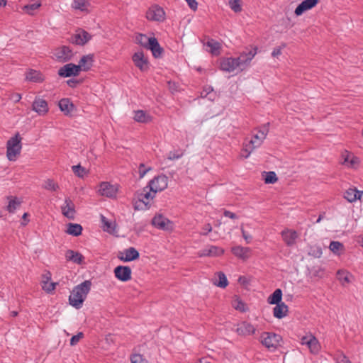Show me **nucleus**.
<instances>
[{
	"label": "nucleus",
	"instance_id": "1",
	"mask_svg": "<svg viewBox=\"0 0 363 363\" xmlns=\"http://www.w3.org/2000/svg\"><path fill=\"white\" fill-rule=\"evenodd\" d=\"M91 286V281L90 280H86L76 286L69 296V303L76 309L81 308L90 291Z\"/></svg>",
	"mask_w": 363,
	"mask_h": 363
},
{
	"label": "nucleus",
	"instance_id": "2",
	"mask_svg": "<svg viewBox=\"0 0 363 363\" xmlns=\"http://www.w3.org/2000/svg\"><path fill=\"white\" fill-rule=\"evenodd\" d=\"M155 196V194L150 191V188L146 186L141 191H137L133 198V205L135 211L147 210L151 206L150 203Z\"/></svg>",
	"mask_w": 363,
	"mask_h": 363
},
{
	"label": "nucleus",
	"instance_id": "3",
	"mask_svg": "<svg viewBox=\"0 0 363 363\" xmlns=\"http://www.w3.org/2000/svg\"><path fill=\"white\" fill-rule=\"evenodd\" d=\"M136 43L146 49L151 50L155 58L162 57L164 49L160 46L155 37L149 38L145 34L139 33L135 38Z\"/></svg>",
	"mask_w": 363,
	"mask_h": 363
},
{
	"label": "nucleus",
	"instance_id": "4",
	"mask_svg": "<svg viewBox=\"0 0 363 363\" xmlns=\"http://www.w3.org/2000/svg\"><path fill=\"white\" fill-rule=\"evenodd\" d=\"M21 138L19 133L11 137L6 143V157L9 161H15L21 150Z\"/></svg>",
	"mask_w": 363,
	"mask_h": 363
},
{
	"label": "nucleus",
	"instance_id": "5",
	"mask_svg": "<svg viewBox=\"0 0 363 363\" xmlns=\"http://www.w3.org/2000/svg\"><path fill=\"white\" fill-rule=\"evenodd\" d=\"M261 342L270 350H275L282 340L281 335L274 333L264 332L261 335Z\"/></svg>",
	"mask_w": 363,
	"mask_h": 363
},
{
	"label": "nucleus",
	"instance_id": "6",
	"mask_svg": "<svg viewBox=\"0 0 363 363\" xmlns=\"http://www.w3.org/2000/svg\"><path fill=\"white\" fill-rule=\"evenodd\" d=\"M168 177L164 174L155 177L151 179L147 185L150 188V191L156 194L162 191L167 187Z\"/></svg>",
	"mask_w": 363,
	"mask_h": 363
},
{
	"label": "nucleus",
	"instance_id": "7",
	"mask_svg": "<svg viewBox=\"0 0 363 363\" xmlns=\"http://www.w3.org/2000/svg\"><path fill=\"white\" fill-rule=\"evenodd\" d=\"M151 223L153 226L160 230L167 231L173 230V223L162 214L155 215L152 218Z\"/></svg>",
	"mask_w": 363,
	"mask_h": 363
},
{
	"label": "nucleus",
	"instance_id": "8",
	"mask_svg": "<svg viewBox=\"0 0 363 363\" xmlns=\"http://www.w3.org/2000/svg\"><path fill=\"white\" fill-rule=\"evenodd\" d=\"M91 39V35L84 29H79L75 34L71 35L69 43L83 46Z\"/></svg>",
	"mask_w": 363,
	"mask_h": 363
},
{
	"label": "nucleus",
	"instance_id": "9",
	"mask_svg": "<svg viewBox=\"0 0 363 363\" xmlns=\"http://www.w3.org/2000/svg\"><path fill=\"white\" fill-rule=\"evenodd\" d=\"M132 60L134 65L141 72H147L150 69V63L147 57H145L143 51L135 52L132 56Z\"/></svg>",
	"mask_w": 363,
	"mask_h": 363
},
{
	"label": "nucleus",
	"instance_id": "10",
	"mask_svg": "<svg viewBox=\"0 0 363 363\" xmlns=\"http://www.w3.org/2000/svg\"><path fill=\"white\" fill-rule=\"evenodd\" d=\"M54 55L57 61L66 62L71 60L73 57V52L69 47L63 45L55 49Z\"/></svg>",
	"mask_w": 363,
	"mask_h": 363
},
{
	"label": "nucleus",
	"instance_id": "11",
	"mask_svg": "<svg viewBox=\"0 0 363 363\" xmlns=\"http://www.w3.org/2000/svg\"><path fill=\"white\" fill-rule=\"evenodd\" d=\"M80 67L74 63H68L60 67L57 74L61 77H70L78 76L80 73Z\"/></svg>",
	"mask_w": 363,
	"mask_h": 363
},
{
	"label": "nucleus",
	"instance_id": "12",
	"mask_svg": "<svg viewBox=\"0 0 363 363\" xmlns=\"http://www.w3.org/2000/svg\"><path fill=\"white\" fill-rule=\"evenodd\" d=\"M146 18L149 21H163L165 18V13L162 8L155 5L147 10L146 12Z\"/></svg>",
	"mask_w": 363,
	"mask_h": 363
},
{
	"label": "nucleus",
	"instance_id": "13",
	"mask_svg": "<svg viewBox=\"0 0 363 363\" xmlns=\"http://www.w3.org/2000/svg\"><path fill=\"white\" fill-rule=\"evenodd\" d=\"M114 275L121 281H128L131 279L132 270L129 266L118 265L113 270Z\"/></svg>",
	"mask_w": 363,
	"mask_h": 363
},
{
	"label": "nucleus",
	"instance_id": "14",
	"mask_svg": "<svg viewBox=\"0 0 363 363\" xmlns=\"http://www.w3.org/2000/svg\"><path fill=\"white\" fill-rule=\"evenodd\" d=\"M139 257V252L133 247H130L125 249L123 252H120L118 255V258L125 262L137 260Z\"/></svg>",
	"mask_w": 363,
	"mask_h": 363
},
{
	"label": "nucleus",
	"instance_id": "15",
	"mask_svg": "<svg viewBox=\"0 0 363 363\" xmlns=\"http://www.w3.org/2000/svg\"><path fill=\"white\" fill-rule=\"evenodd\" d=\"M264 139H261L260 138V133L259 132L254 135L252 138V139L250 140L249 143L245 145V147L243 149V152H246V155H243L245 158H247L250 153L257 147H259L263 140Z\"/></svg>",
	"mask_w": 363,
	"mask_h": 363
},
{
	"label": "nucleus",
	"instance_id": "16",
	"mask_svg": "<svg viewBox=\"0 0 363 363\" xmlns=\"http://www.w3.org/2000/svg\"><path fill=\"white\" fill-rule=\"evenodd\" d=\"M281 238L288 247H291L296 244V240L298 237V233L294 230L288 228L284 229L281 232Z\"/></svg>",
	"mask_w": 363,
	"mask_h": 363
},
{
	"label": "nucleus",
	"instance_id": "17",
	"mask_svg": "<svg viewBox=\"0 0 363 363\" xmlns=\"http://www.w3.org/2000/svg\"><path fill=\"white\" fill-rule=\"evenodd\" d=\"M32 109L40 116H45L49 110L48 102L43 99L35 97L32 104Z\"/></svg>",
	"mask_w": 363,
	"mask_h": 363
},
{
	"label": "nucleus",
	"instance_id": "18",
	"mask_svg": "<svg viewBox=\"0 0 363 363\" xmlns=\"http://www.w3.org/2000/svg\"><path fill=\"white\" fill-rule=\"evenodd\" d=\"M237 67H239V63H237L235 57H223L220 60V69L223 71L231 72Z\"/></svg>",
	"mask_w": 363,
	"mask_h": 363
},
{
	"label": "nucleus",
	"instance_id": "19",
	"mask_svg": "<svg viewBox=\"0 0 363 363\" xmlns=\"http://www.w3.org/2000/svg\"><path fill=\"white\" fill-rule=\"evenodd\" d=\"M257 48L255 47L248 51H245L240 54L238 57H235L237 63H239V67L243 65H247L250 62L255 55L257 54Z\"/></svg>",
	"mask_w": 363,
	"mask_h": 363
},
{
	"label": "nucleus",
	"instance_id": "20",
	"mask_svg": "<svg viewBox=\"0 0 363 363\" xmlns=\"http://www.w3.org/2000/svg\"><path fill=\"white\" fill-rule=\"evenodd\" d=\"M256 331V328L250 323L242 321L238 324L236 333L241 336H248L253 335Z\"/></svg>",
	"mask_w": 363,
	"mask_h": 363
},
{
	"label": "nucleus",
	"instance_id": "21",
	"mask_svg": "<svg viewBox=\"0 0 363 363\" xmlns=\"http://www.w3.org/2000/svg\"><path fill=\"white\" fill-rule=\"evenodd\" d=\"M318 3V0H303L296 8L294 13L296 16H299L305 11H308L315 7Z\"/></svg>",
	"mask_w": 363,
	"mask_h": 363
},
{
	"label": "nucleus",
	"instance_id": "22",
	"mask_svg": "<svg viewBox=\"0 0 363 363\" xmlns=\"http://www.w3.org/2000/svg\"><path fill=\"white\" fill-rule=\"evenodd\" d=\"M99 191L102 196L112 198L116 196L117 188L111 185L109 182H103L100 184Z\"/></svg>",
	"mask_w": 363,
	"mask_h": 363
},
{
	"label": "nucleus",
	"instance_id": "23",
	"mask_svg": "<svg viewBox=\"0 0 363 363\" xmlns=\"http://www.w3.org/2000/svg\"><path fill=\"white\" fill-rule=\"evenodd\" d=\"M65 259L67 262H72L74 264H82L84 263V257L79 252L72 250H67L65 252Z\"/></svg>",
	"mask_w": 363,
	"mask_h": 363
},
{
	"label": "nucleus",
	"instance_id": "24",
	"mask_svg": "<svg viewBox=\"0 0 363 363\" xmlns=\"http://www.w3.org/2000/svg\"><path fill=\"white\" fill-rule=\"evenodd\" d=\"M224 252V250L220 247L211 245L205 249H203L199 252V256L219 257L223 255Z\"/></svg>",
	"mask_w": 363,
	"mask_h": 363
},
{
	"label": "nucleus",
	"instance_id": "25",
	"mask_svg": "<svg viewBox=\"0 0 363 363\" xmlns=\"http://www.w3.org/2000/svg\"><path fill=\"white\" fill-rule=\"evenodd\" d=\"M65 206L61 208L62 214L69 219H74L75 209L73 201L68 197L65 199Z\"/></svg>",
	"mask_w": 363,
	"mask_h": 363
},
{
	"label": "nucleus",
	"instance_id": "26",
	"mask_svg": "<svg viewBox=\"0 0 363 363\" xmlns=\"http://www.w3.org/2000/svg\"><path fill=\"white\" fill-rule=\"evenodd\" d=\"M59 108L65 116H70L74 109V105L69 98H63L58 103Z\"/></svg>",
	"mask_w": 363,
	"mask_h": 363
},
{
	"label": "nucleus",
	"instance_id": "27",
	"mask_svg": "<svg viewBox=\"0 0 363 363\" xmlns=\"http://www.w3.org/2000/svg\"><path fill=\"white\" fill-rule=\"evenodd\" d=\"M93 62H94V55L89 54V55L82 56L79 62V65H77V66L80 67H79L80 72L81 71L87 72L91 69V67L93 66Z\"/></svg>",
	"mask_w": 363,
	"mask_h": 363
},
{
	"label": "nucleus",
	"instance_id": "28",
	"mask_svg": "<svg viewBox=\"0 0 363 363\" xmlns=\"http://www.w3.org/2000/svg\"><path fill=\"white\" fill-rule=\"evenodd\" d=\"M26 79L34 83H41L45 80V78L40 71L29 69L26 73Z\"/></svg>",
	"mask_w": 363,
	"mask_h": 363
},
{
	"label": "nucleus",
	"instance_id": "29",
	"mask_svg": "<svg viewBox=\"0 0 363 363\" xmlns=\"http://www.w3.org/2000/svg\"><path fill=\"white\" fill-rule=\"evenodd\" d=\"M232 253L236 256L237 257L246 260L250 257V252L251 250L250 247H242V246H235L231 248Z\"/></svg>",
	"mask_w": 363,
	"mask_h": 363
},
{
	"label": "nucleus",
	"instance_id": "30",
	"mask_svg": "<svg viewBox=\"0 0 363 363\" xmlns=\"http://www.w3.org/2000/svg\"><path fill=\"white\" fill-rule=\"evenodd\" d=\"M363 191L357 190L355 188H350L344 193V198L349 202L352 203L360 199Z\"/></svg>",
	"mask_w": 363,
	"mask_h": 363
},
{
	"label": "nucleus",
	"instance_id": "31",
	"mask_svg": "<svg viewBox=\"0 0 363 363\" xmlns=\"http://www.w3.org/2000/svg\"><path fill=\"white\" fill-rule=\"evenodd\" d=\"M288 313V306L284 303L276 304L273 308V315L278 319H281L285 317Z\"/></svg>",
	"mask_w": 363,
	"mask_h": 363
},
{
	"label": "nucleus",
	"instance_id": "32",
	"mask_svg": "<svg viewBox=\"0 0 363 363\" xmlns=\"http://www.w3.org/2000/svg\"><path fill=\"white\" fill-rule=\"evenodd\" d=\"M204 45L210 48V52L213 55H218L221 49L220 43L214 39L208 38L206 43Z\"/></svg>",
	"mask_w": 363,
	"mask_h": 363
},
{
	"label": "nucleus",
	"instance_id": "33",
	"mask_svg": "<svg viewBox=\"0 0 363 363\" xmlns=\"http://www.w3.org/2000/svg\"><path fill=\"white\" fill-rule=\"evenodd\" d=\"M83 228L80 224L69 223L66 233L72 236L77 237L82 233Z\"/></svg>",
	"mask_w": 363,
	"mask_h": 363
},
{
	"label": "nucleus",
	"instance_id": "34",
	"mask_svg": "<svg viewBox=\"0 0 363 363\" xmlns=\"http://www.w3.org/2000/svg\"><path fill=\"white\" fill-rule=\"evenodd\" d=\"M282 291L277 289L267 298V302L272 305H276L281 302Z\"/></svg>",
	"mask_w": 363,
	"mask_h": 363
},
{
	"label": "nucleus",
	"instance_id": "35",
	"mask_svg": "<svg viewBox=\"0 0 363 363\" xmlns=\"http://www.w3.org/2000/svg\"><path fill=\"white\" fill-rule=\"evenodd\" d=\"M329 249L337 255H340L345 251L344 245L339 241H331L329 245Z\"/></svg>",
	"mask_w": 363,
	"mask_h": 363
},
{
	"label": "nucleus",
	"instance_id": "36",
	"mask_svg": "<svg viewBox=\"0 0 363 363\" xmlns=\"http://www.w3.org/2000/svg\"><path fill=\"white\" fill-rule=\"evenodd\" d=\"M134 119L140 123H148L151 121V116L143 110L135 111Z\"/></svg>",
	"mask_w": 363,
	"mask_h": 363
},
{
	"label": "nucleus",
	"instance_id": "37",
	"mask_svg": "<svg viewBox=\"0 0 363 363\" xmlns=\"http://www.w3.org/2000/svg\"><path fill=\"white\" fill-rule=\"evenodd\" d=\"M350 277H352V274L347 271L340 269L337 272V278L343 286L351 281L350 279Z\"/></svg>",
	"mask_w": 363,
	"mask_h": 363
},
{
	"label": "nucleus",
	"instance_id": "38",
	"mask_svg": "<svg viewBox=\"0 0 363 363\" xmlns=\"http://www.w3.org/2000/svg\"><path fill=\"white\" fill-rule=\"evenodd\" d=\"M41 6L39 0H35V2L25 5L23 10L29 15H33V11L38 9Z\"/></svg>",
	"mask_w": 363,
	"mask_h": 363
},
{
	"label": "nucleus",
	"instance_id": "39",
	"mask_svg": "<svg viewBox=\"0 0 363 363\" xmlns=\"http://www.w3.org/2000/svg\"><path fill=\"white\" fill-rule=\"evenodd\" d=\"M307 346L313 354H316L319 351L320 345L317 339L313 336L310 337L309 340L307 342Z\"/></svg>",
	"mask_w": 363,
	"mask_h": 363
},
{
	"label": "nucleus",
	"instance_id": "40",
	"mask_svg": "<svg viewBox=\"0 0 363 363\" xmlns=\"http://www.w3.org/2000/svg\"><path fill=\"white\" fill-rule=\"evenodd\" d=\"M213 89L211 86H206L203 87V89L201 92V98H208L209 100L213 101L215 99L216 94L213 93Z\"/></svg>",
	"mask_w": 363,
	"mask_h": 363
},
{
	"label": "nucleus",
	"instance_id": "41",
	"mask_svg": "<svg viewBox=\"0 0 363 363\" xmlns=\"http://www.w3.org/2000/svg\"><path fill=\"white\" fill-rule=\"evenodd\" d=\"M43 188L48 191H56L60 186L53 179H48L45 181Z\"/></svg>",
	"mask_w": 363,
	"mask_h": 363
},
{
	"label": "nucleus",
	"instance_id": "42",
	"mask_svg": "<svg viewBox=\"0 0 363 363\" xmlns=\"http://www.w3.org/2000/svg\"><path fill=\"white\" fill-rule=\"evenodd\" d=\"M218 280L215 284L218 287L225 288L228 284V281L225 274L222 272H218Z\"/></svg>",
	"mask_w": 363,
	"mask_h": 363
},
{
	"label": "nucleus",
	"instance_id": "43",
	"mask_svg": "<svg viewBox=\"0 0 363 363\" xmlns=\"http://www.w3.org/2000/svg\"><path fill=\"white\" fill-rule=\"evenodd\" d=\"M266 174L265 177L264 179L265 184H274L277 182L278 177L274 172H264Z\"/></svg>",
	"mask_w": 363,
	"mask_h": 363
},
{
	"label": "nucleus",
	"instance_id": "44",
	"mask_svg": "<svg viewBox=\"0 0 363 363\" xmlns=\"http://www.w3.org/2000/svg\"><path fill=\"white\" fill-rule=\"evenodd\" d=\"M21 206V201L18 200L16 197L11 199L9 205L7 206V211L9 213H13L16 208H18Z\"/></svg>",
	"mask_w": 363,
	"mask_h": 363
},
{
	"label": "nucleus",
	"instance_id": "45",
	"mask_svg": "<svg viewBox=\"0 0 363 363\" xmlns=\"http://www.w3.org/2000/svg\"><path fill=\"white\" fill-rule=\"evenodd\" d=\"M308 254L309 255L313 256L315 258H319L321 257L323 254L322 248L318 245L311 246L310 247Z\"/></svg>",
	"mask_w": 363,
	"mask_h": 363
},
{
	"label": "nucleus",
	"instance_id": "46",
	"mask_svg": "<svg viewBox=\"0 0 363 363\" xmlns=\"http://www.w3.org/2000/svg\"><path fill=\"white\" fill-rule=\"evenodd\" d=\"M233 306L238 311L245 312L247 311L246 304L240 299L236 298L233 302Z\"/></svg>",
	"mask_w": 363,
	"mask_h": 363
},
{
	"label": "nucleus",
	"instance_id": "47",
	"mask_svg": "<svg viewBox=\"0 0 363 363\" xmlns=\"http://www.w3.org/2000/svg\"><path fill=\"white\" fill-rule=\"evenodd\" d=\"M72 169L74 174L78 177L82 178L86 174L85 168L82 167L80 164L74 165L72 167Z\"/></svg>",
	"mask_w": 363,
	"mask_h": 363
},
{
	"label": "nucleus",
	"instance_id": "48",
	"mask_svg": "<svg viewBox=\"0 0 363 363\" xmlns=\"http://www.w3.org/2000/svg\"><path fill=\"white\" fill-rule=\"evenodd\" d=\"M229 6L230 8L235 13H238L242 11L240 0H230Z\"/></svg>",
	"mask_w": 363,
	"mask_h": 363
},
{
	"label": "nucleus",
	"instance_id": "49",
	"mask_svg": "<svg viewBox=\"0 0 363 363\" xmlns=\"http://www.w3.org/2000/svg\"><path fill=\"white\" fill-rule=\"evenodd\" d=\"M87 4L86 0H74L72 6L76 9L84 11Z\"/></svg>",
	"mask_w": 363,
	"mask_h": 363
},
{
	"label": "nucleus",
	"instance_id": "50",
	"mask_svg": "<svg viewBox=\"0 0 363 363\" xmlns=\"http://www.w3.org/2000/svg\"><path fill=\"white\" fill-rule=\"evenodd\" d=\"M182 157V152L180 150H174L173 151H170L167 157L164 158V160H177V159H179L180 157Z\"/></svg>",
	"mask_w": 363,
	"mask_h": 363
},
{
	"label": "nucleus",
	"instance_id": "51",
	"mask_svg": "<svg viewBox=\"0 0 363 363\" xmlns=\"http://www.w3.org/2000/svg\"><path fill=\"white\" fill-rule=\"evenodd\" d=\"M131 363H147V361L143 358L140 354H135L130 357Z\"/></svg>",
	"mask_w": 363,
	"mask_h": 363
},
{
	"label": "nucleus",
	"instance_id": "52",
	"mask_svg": "<svg viewBox=\"0 0 363 363\" xmlns=\"http://www.w3.org/2000/svg\"><path fill=\"white\" fill-rule=\"evenodd\" d=\"M269 123H267L259 128V133H260V138L261 139H265L268 132H269Z\"/></svg>",
	"mask_w": 363,
	"mask_h": 363
},
{
	"label": "nucleus",
	"instance_id": "53",
	"mask_svg": "<svg viewBox=\"0 0 363 363\" xmlns=\"http://www.w3.org/2000/svg\"><path fill=\"white\" fill-rule=\"evenodd\" d=\"M57 284V283H55V282H51V283L48 284V282L47 281H45L43 289L48 293H50L55 290Z\"/></svg>",
	"mask_w": 363,
	"mask_h": 363
},
{
	"label": "nucleus",
	"instance_id": "54",
	"mask_svg": "<svg viewBox=\"0 0 363 363\" xmlns=\"http://www.w3.org/2000/svg\"><path fill=\"white\" fill-rule=\"evenodd\" d=\"M168 86H169V91L172 94L179 91V84L178 83L169 81V82H168Z\"/></svg>",
	"mask_w": 363,
	"mask_h": 363
},
{
	"label": "nucleus",
	"instance_id": "55",
	"mask_svg": "<svg viewBox=\"0 0 363 363\" xmlns=\"http://www.w3.org/2000/svg\"><path fill=\"white\" fill-rule=\"evenodd\" d=\"M84 337V334L82 332L78 333L77 335H73L70 339V345L72 346L75 345Z\"/></svg>",
	"mask_w": 363,
	"mask_h": 363
},
{
	"label": "nucleus",
	"instance_id": "56",
	"mask_svg": "<svg viewBox=\"0 0 363 363\" xmlns=\"http://www.w3.org/2000/svg\"><path fill=\"white\" fill-rule=\"evenodd\" d=\"M150 169H151L150 167L146 168L145 165L143 163L140 164L139 167H138V172H139L140 178H143L145 175V174Z\"/></svg>",
	"mask_w": 363,
	"mask_h": 363
},
{
	"label": "nucleus",
	"instance_id": "57",
	"mask_svg": "<svg viewBox=\"0 0 363 363\" xmlns=\"http://www.w3.org/2000/svg\"><path fill=\"white\" fill-rule=\"evenodd\" d=\"M82 79H70L67 81V85L71 88H75L78 84L82 83Z\"/></svg>",
	"mask_w": 363,
	"mask_h": 363
},
{
	"label": "nucleus",
	"instance_id": "58",
	"mask_svg": "<svg viewBox=\"0 0 363 363\" xmlns=\"http://www.w3.org/2000/svg\"><path fill=\"white\" fill-rule=\"evenodd\" d=\"M286 45V43H282L281 46L274 48L272 52V55L274 57L280 55L281 54V49L285 48Z\"/></svg>",
	"mask_w": 363,
	"mask_h": 363
},
{
	"label": "nucleus",
	"instance_id": "59",
	"mask_svg": "<svg viewBox=\"0 0 363 363\" xmlns=\"http://www.w3.org/2000/svg\"><path fill=\"white\" fill-rule=\"evenodd\" d=\"M188 6L193 11H196L198 9V2L196 0H185Z\"/></svg>",
	"mask_w": 363,
	"mask_h": 363
},
{
	"label": "nucleus",
	"instance_id": "60",
	"mask_svg": "<svg viewBox=\"0 0 363 363\" xmlns=\"http://www.w3.org/2000/svg\"><path fill=\"white\" fill-rule=\"evenodd\" d=\"M101 217H102V221L104 222V225L107 228V229H106L105 230L108 233H111L114 229L113 227L112 226L111 223L108 221L104 216H102Z\"/></svg>",
	"mask_w": 363,
	"mask_h": 363
},
{
	"label": "nucleus",
	"instance_id": "61",
	"mask_svg": "<svg viewBox=\"0 0 363 363\" xmlns=\"http://www.w3.org/2000/svg\"><path fill=\"white\" fill-rule=\"evenodd\" d=\"M212 227L210 223H206L203 225L202 228L201 234L203 235H206L208 233L211 232Z\"/></svg>",
	"mask_w": 363,
	"mask_h": 363
},
{
	"label": "nucleus",
	"instance_id": "62",
	"mask_svg": "<svg viewBox=\"0 0 363 363\" xmlns=\"http://www.w3.org/2000/svg\"><path fill=\"white\" fill-rule=\"evenodd\" d=\"M223 215L225 217H228V218H230L231 219H237L238 218V216L235 213L230 212V211H227V210L224 211Z\"/></svg>",
	"mask_w": 363,
	"mask_h": 363
},
{
	"label": "nucleus",
	"instance_id": "63",
	"mask_svg": "<svg viewBox=\"0 0 363 363\" xmlns=\"http://www.w3.org/2000/svg\"><path fill=\"white\" fill-rule=\"evenodd\" d=\"M241 232L243 238L245 240L247 243H250L252 240V236L248 235L243 228H241Z\"/></svg>",
	"mask_w": 363,
	"mask_h": 363
},
{
	"label": "nucleus",
	"instance_id": "64",
	"mask_svg": "<svg viewBox=\"0 0 363 363\" xmlns=\"http://www.w3.org/2000/svg\"><path fill=\"white\" fill-rule=\"evenodd\" d=\"M11 99L14 102H18L21 99V94L18 93H13L11 96Z\"/></svg>",
	"mask_w": 363,
	"mask_h": 363
}]
</instances>
